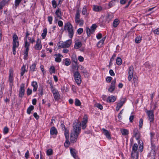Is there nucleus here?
<instances>
[{"instance_id": "f257e3e1", "label": "nucleus", "mask_w": 159, "mask_h": 159, "mask_svg": "<svg viewBox=\"0 0 159 159\" xmlns=\"http://www.w3.org/2000/svg\"><path fill=\"white\" fill-rule=\"evenodd\" d=\"M87 121V117L86 115H85L82 121L80 124L78 122H75L73 123V129L71 131L70 137V141L72 143L76 141L81 130L80 126H81L82 129H84L87 126L86 124Z\"/></svg>"}, {"instance_id": "f03ea898", "label": "nucleus", "mask_w": 159, "mask_h": 159, "mask_svg": "<svg viewBox=\"0 0 159 159\" xmlns=\"http://www.w3.org/2000/svg\"><path fill=\"white\" fill-rule=\"evenodd\" d=\"M64 30L68 31L69 37L72 39L74 34V29L73 26L70 22H68L65 24Z\"/></svg>"}, {"instance_id": "7ed1b4c3", "label": "nucleus", "mask_w": 159, "mask_h": 159, "mask_svg": "<svg viewBox=\"0 0 159 159\" xmlns=\"http://www.w3.org/2000/svg\"><path fill=\"white\" fill-rule=\"evenodd\" d=\"M12 52L14 55L16 54V48L19 46L18 38L16 34H14L12 36Z\"/></svg>"}, {"instance_id": "20e7f679", "label": "nucleus", "mask_w": 159, "mask_h": 159, "mask_svg": "<svg viewBox=\"0 0 159 159\" xmlns=\"http://www.w3.org/2000/svg\"><path fill=\"white\" fill-rule=\"evenodd\" d=\"M74 76L76 83L78 85H79L81 81L80 73L77 71L75 72L74 73Z\"/></svg>"}, {"instance_id": "39448f33", "label": "nucleus", "mask_w": 159, "mask_h": 159, "mask_svg": "<svg viewBox=\"0 0 159 159\" xmlns=\"http://www.w3.org/2000/svg\"><path fill=\"white\" fill-rule=\"evenodd\" d=\"M151 146L152 148V149L150 151V152L148 156L149 157H151V158L150 159H155L156 155L155 151L157 150V149L155 145L154 147L151 145Z\"/></svg>"}, {"instance_id": "423d86ee", "label": "nucleus", "mask_w": 159, "mask_h": 159, "mask_svg": "<svg viewBox=\"0 0 159 159\" xmlns=\"http://www.w3.org/2000/svg\"><path fill=\"white\" fill-rule=\"evenodd\" d=\"M128 79L129 81H130L133 77L134 74V67L133 66H131L128 68Z\"/></svg>"}, {"instance_id": "0eeeda50", "label": "nucleus", "mask_w": 159, "mask_h": 159, "mask_svg": "<svg viewBox=\"0 0 159 159\" xmlns=\"http://www.w3.org/2000/svg\"><path fill=\"white\" fill-rule=\"evenodd\" d=\"M25 84H22L20 85L19 91V96L20 98H22L25 93Z\"/></svg>"}, {"instance_id": "6e6552de", "label": "nucleus", "mask_w": 159, "mask_h": 159, "mask_svg": "<svg viewBox=\"0 0 159 159\" xmlns=\"http://www.w3.org/2000/svg\"><path fill=\"white\" fill-rule=\"evenodd\" d=\"M146 113L148 115L150 122H153L154 120V115L152 110L147 111Z\"/></svg>"}, {"instance_id": "1a4fd4ad", "label": "nucleus", "mask_w": 159, "mask_h": 159, "mask_svg": "<svg viewBox=\"0 0 159 159\" xmlns=\"http://www.w3.org/2000/svg\"><path fill=\"white\" fill-rule=\"evenodd\" d=\"M72 43L71 40H67L64 42H62L60 43L62 48H68L70 47Z\"/></svg>"}, {"instance_id": "9d476101", "label": "nucleus", "mask_w": 159, "mask_h": 159, "mask_svg": "<svg viewBox=\"0 0 159 159\" xmlns=\"http://www.w3.org/2000/svg\"><path fill=\"white\" fill-rule=\"evenodd\" d=\"M116 83V79H115L112 80L109 88L108 89V91L109 92L112 93L115 90Z\"/></svg>"}, {"instance_id": "9b49d317", "label": "nucleus", "mask_w": 159, "mask_h": 159, "mask_svg": "<svg viewBox=\"0 0 159 159\" xmlns=\"http://www.w3.org/2000/svg\"><path fill=\"white\" fill-rule=\"evenodd\" d=\"M55 61L57 62H60L61 61V58L63 57L62 55L60 54H55L54 55Z\"/></svg>"}, {"instance_id": "f8f14e48", "label": "nucleus", "mask_w": 159, "mask_h": 159, "mask_svg": "<svg viewBox=\"0 0 159 159\" xmlns=\"http://www.w3.org/2000/svg\"><path fill=\"white\" fill-rule=\"evenodd\" d=\"M34 48L37 50H40L42 48L41 42L39 39L36 41V43L34 47Z\"/></svg>"}, {"instance_id": "ddd939ff", "label": "nucleus", "mask_w": 159, "mask_h": 159, "mask_svg": "<svg viewBox=\"0 0 159 159\" xmlns=\"http://www.w3.org/2000/svg\"><path fill=\"white\" fill-rule=\"evenodd\" d=\"M134 136L137 140H138L140 138V134L137 129L135 128L134 130Z\"/></svg>"}, {"instance_id": "4468645a", "label": "nucleus", "mask_w": 159, "mask_h": 159, "mask_svg": "<svg viewBox=\"0 0 159 159\" xmlns=\"http://www.w3.org/2000/svg\"><path fill=\"white\" fill-rule=\"evenodd\" d=\"M102 130L103 131V133L106 136V137L108 139H111L110 132L104 128H102Z\"/></svg>"}, {"instance_id": "2eb2a0df", "label": "nucleus", "mask_w": 159, "mask_h": 159, "mask_svg": "<svg viewBox=\"0 0 159 159\" xmlns=\"http://www.w3.org/2000/svg\"><path fill=\"white\" fill-rule=\"evenodd\" d=\"M102 8L100 6L96 5H94L93 6V10L96 12H98L102 11Z\"/></svg>"}, {"instance_id": "dca6fc26", "label": "nucleus", "mask_w": 159, "mask_h": 159, "mask_svg": "<svg viewBox=\"0 0 159 159\" xmlns=\"http://www.w3.org/2000/svg\"><path fill=\"white\" fill-rule=\"evenodd\" d=\"M50 84V88L51 89V91L52 93L53 94L58 92V90L56 89L53 86L52 83L51 82H49Z\"/></svg>"}, {"instance_id": "f3484780", "label": "nucleus", "mask_w": 159, "mask_h": 159, "mask_svg": "<svg viewBox=\"0 0 159 159\" xmlns=\"http://www.w3.org/2000/svg\"><path fill=\"white\" fill-rule=\"evenodd\" d=\"M116 99V97L113 95L109 96L108 97L107 99V102H114Z\"/></svg>"}, {"instance_id": "a211bd4d", "label": "nucleus", "mask_w": 159, "mask_h": 159, "mask_svg": "<svg viewBox=\"0 0 159 159\" xmlns=\"http://www.w3.org/2000/svg\"><path fill=\"white\" fill-rule=\"evenodd\" d=\"M31 85L33 87V91L34 92H36L37 89L38 85L36 81H33L31 83Z\"/></svg>"}, {"instance_id": "6ab92c4d", "label": "nucleus", "mask_w": 159, "mask_h": 159, "mask_svg": "<svg viewBox=\"0 0 159 159\" xmlns=\"http://www.w3.org/2000/svg\"><path fill=\"white\" fill-rule=\"evenodd\" d=\"M124 103V101H120L118 103L116 107V111H118L120 108L123 106Z\"/></svg>"}, {"instance_id": "aec40b11", "label": "nucleus", "mask_w": 159, "mask_h": 159, "mask_svg": "<svg viewBox=\"0 0 159 159\" xmlns=\"http://www.w3.org/2000/svg\"><path fill=\"white\" fill-rule=\"evenodd\" d=\"M27 70L26 69V65H23L21 67L20 72V75L22 76L25 72H27Z\"/></svg>"}, {"instance_id": "412c9836", "label": "nucleus", "mask_w": 159, "mask_h": 159, "mask_svg": "<svg viewBox=\"0 0 159 159\" xmlns=\"http://www.w3.org/2000/svg\"><path fill=\"white\" fill-rule=\"evenodd\" d=\"M50 132V134L52 135H57V130L54 127H52L51 128Z\"/></svg>"}, {"instance_id": "4be33fe9", "label": "nucleus", "mask_w": 159, "mask_h": 159, "mask_svg": "<svg viewBox=\"0 0 159 159\" xmlns=\"http://www.w3.org/2000/svg\"><path fill=\"white\" fill-rule=\"evenodd\" d=\"M55 13L58 18L59 19H62L61 12V10L59 9H58L56 11Z\"/></svg>"}, {"instance_id": "5701e85b", "label": "nucleus", "mask_w": 159, "mask_h": 159, "mask_svg": "<svg viewBox=\"0 0 159 159\" xmlns=\"http://www.w3.org/2000/svg\"><path fill=\"white\" fill-rule=\"evenodd\" d=\"M72 61V62H74L75 63V65L74 66L75 67H76L77 65V59L76 58V56L75 55H73L71 57Z\"/></svg>"}, {"instance_id": "b1692460", "label": "nucleus", "mask_w": 159, "mask_h": 159, "mask_svg": "<svg viewBox=\"0 0 159 159\" xmlns=\"http://www.w3.org/2000/svg\"><path fill=\"white\" fill-rule=\"evenodd\" d=\"M131 155L133 159H138L139 153L138 152H131Z\"/></svg>"}, {"instance_id": "393cba45", "label": "nucleus", "mask_w": 159, "mask_h": 159, "mask_svg": "<svg viewBox=\"0 0 159 159\" xmlns=\"http://www.w3.org/2000/svg\"><path fill=\"white\" fill-rule=\"evenodd\" d=\"M119 23L120 21L119 19H115L113 23V26L114 28H116L117 26Z\"/></svg>"}, {"instance_id": "a878e982", "label": "nucleus", "mask_w": 159, "mask_h": 159, "mask_svg": "<svg viewBox=\"0 0 159 159\" xmlns=\"http://www.w3.org/2000/svg\"><path fill=\"white\" fill-rule=\"evenodd\" d=\"M62 127L63 126H64V128L65 129L64 131V134L65 136L66 139H69V131L65 127L64 125L61 124Z\"/></svg>"}, {"instance_id": "bb28decb", "label": "nucleus", "mask_w": 159, "mask_h": 159, "mask_svg": "<svg viewBox=\"0 0 159 159\" xmlns=\"http://www.w3.org/2000/svg\"><path fill=\"white\" fill-rule=\"evenodd\" d=\"M75 23L79 25L80 26H82L84 23V21L82 19H79L75 21Z\"/></svg>"}, {"instance_id": "cd10ccee", "label": "nucleus", "mask_w": 159, "mask_h": 159, "mask_svg": "<svg viewBox=\"0 0 159 159\" xmlns=\"http://www.w3.org/2000/svg\"><path fill=\"white\" fill-rule=\"evenodd\" d=\"M70 152L72 156L75 158H77L76 156V150L74 149H70Z\"/></svg>"}, {"instance_id": "c85d7f7f", "label": "nucleus", "mask_w": 159, "mask_h": 159, "mask_svg": "<svg viewBox=\"0 0 159 159\" xmlns=\"http://www.w3.org/2000/svg\"><path fill=\"white\" fill-rule=\"evenodd\" d=\"M36 66V64L34 63L30 67V72H33L35 71Z\"/></svg>"}, {"instance_id": "c756f323", "label": "nucleus", "mask_w": 159, "mask_h": 159, "mask_svg": "<svg viewBox=\"0 0 159 159\" xmlns=\"http://www.w3.org/2000/svg\"><path fill=\"white\" fill-rule=\"evenodd\" d=\"M82 46V43L80 42H76L74 45L75 48L77 49L80 48Z\"/></svg>"}, {"instance_id": "7c9ffc66", "label": "nucleus", "mask_w": 159, "mask_h": 159, "mask_svg": "<svg viewBox=\"0 0 159 159\" xmlns=\"http://www.w3.org/2000/svg\"><path fill=\"white\" fill-rule=\"evenodd\" d=\"M138 148V146L137 144L136 143H134L132 147L131 152H137Z\"/></svg>"}, {"instance_id": "2f4dec72", "label": "nucleus", "mask_w": 159, "mask_h": 159, "mask_svg": "<svg viewBox=\"0 0 159 159\" xmlns=\"http://www.w3.org/2000/svg\"><path fill=\"white\" fill-rule=\"evenodd\" d=\"M82 14L84 15H87L88 13H87V7L86 6H84L83 8Z\"/></svg>"}, {"instance_id": "473e14b6", "label": "nucleus", "mask_w": 159, "mask_h": 159, "mask_svg": "<svg viewBox=\"0 0 159 159\" xmlns=\"http://www.w3.org/2000/svg\"><path fill=\"white\" fill-rule=\"evenodd\" d=\"M43 33L42 34L41 36L43 39H44L46 36L47 33V29L45 28L43 30Z\"/></svg>"}, {"instance_id": "72a5a7b5", "label": "nucleus", "mask_w": 159, "mask_h": 159, "mask_svg": "<svg viewBox=\"0 0 159 159\" xmlns=\"http://www.w3.org/2000/svg\"><path fill=\"white\" fill-rule=\"evenodd\" d=\"M154 134H153L152 133H150V135H151V145L153 147L155 146V144L154 143V141H153V136H154Z\"/></svg>"}, {"instance_id": "f704fd0d", "label": "nucleus", "mask_w": 159, "mask_h": 159, "mask_svg": "<svg viewBox=\"0 0 159 159\" xmlns=\"http://www.w3.org/2000/svg\"><path fill=\"white\" fill-rule=\"evenodd\" d=\"M64 64L66 66H69L71 63L70 60L69 59L66 58L64 60Z\"/></svg>"}, {"instance_id": "c9c22d12", "label": "nucleus", "mask_w": 159, "mask_h": 159, "mask_svg": "<svg viewBox=\"0 0 159 159\" xmlns=\"http://www.w3.org/2000/svg\"><path fill=\"white\" fill-rule=\"evenodd\" d=\"M113 16L111 15H108L106 17V21L108 23L112 19Z\"/></svg>"}, {"instance_id": "e433bc0d", "label": "nucleus", "mask_w": 159, "mask_h": 159, "mask_svg": "<svg viewBox=\"0 0 159 159\" xmlns=\"http://www.w3.org/2000/svg\"><path fill=\"white\" fill-rule=\"evenodd\" d=\"M121 132L122 134L124 135H126L128 134L129 131L128 130L125 129H123L121 130Z\"/></svg>"}, {"instance_id": "4c0bfd02", "label": "nucleus", "mask_w": 159, "mask_h": 159, "mask_svg": "<svg viewBox=\"0 0 159 159\" xmlns=\"http://www.w3.org/2000/svg\"><path fill=\"white\" fill-rule=\"evenodd\" d=\"M34 109V107L33 106H30L27 109V113L28 114H30L31 113V112Z\"/></svg>"}, {"instance_id": "58836bf2", "label": "nucleus", "mask_w": 159, "mask_h": 159, "mask_svg": "<svg viewBox=\"0 0 159 159\" xmlns=\"http://www.w3.org/2000/svg\"><path fill=\"white\" fill-rule=\"evenodd\" d=\"M97 27V25L95 24H93L91 27L90 29L91 30V32H92L93 34L94 33Z\"/></svg>"}, {"instance_id": "ea45409f", "label": "nucleus", "mask_w": 159, "mask_h": 159, "mask_svg": "<svg viewBox=\"0 0 159 159\" xmlns=\"http://www.w3.org/2000/svg\"><path fill=\"white\" fill-rule=\"evenodd\" d=\"M116 57V55L115 54H113L112 57L111 58L110 60L109 64V67H110L112 64V62L114 60L115 57Z\"/></svg>"}, {"instance_id": "a19ab883", "label": "nucleus", "mask_w": 159, "mask_h": 159, "mask_svg": "<svg viewBox=\"0 0 159 159\" xmlns=\"http://www.w3.org/2000/svg\"><path fill=\"white\" fill-rule=\"evenodd\" d=\"M80 13L79 11L78 10L76 12V14L75 16V21L80 19Z\"/></svg>"}, {"instance_id": "79ce46f5", "label": "nucleus", "mask_w": 159, "mask_h": 159, "mask_svg": "<svg viewBox=\"0 0 159 159\" xmlns=\"http://www.w3.org/2000/svg\"><path fill=\"white\" fill-rule=\"evenodd\" d=\"M122 63L121 59L119 57H117L116 60V63L118 65H120Z\"/></svg>"}, {"instance_id": "37998d69", "label": "nucleus", "mask_w": 159, "mask_h": 159, "mask_svg": "<svg viewBox=\"0 0 159 159\" xmlns=\"http://www.w3.org/2000/svg\"><path fill=\"white\" fill-rule=\"evenodd\" d=\"M29 49H25V52H24V59H27L28 57V53L29 52Z\"/></svg>"}, {"instance_id": "c03bdc74", "label": "nucleus", "mask_w": 159, "mask_h": 159, "mask_svg": "<svg viewBox=\"0 0 159 159\" xmlns=\"http://www.w3.org/2000/svg\"><path fill=\"white\" fill-rule=\"evenodd\" d=\"M75 105L77 106H80L81 104V102L77 98L75 99Z\"/></svg>"}, {"instance_id": "a18cd8bd", "label": "nucleus", "mask_w": 159, "mask_h": 159, "mask_svg": "<svg viewBox=\"0 0 159 159\" xmlns=\"http://www.w3.org/2000/svg\"><path fill=\"white\" fill-rule=\"evenodd\" d=\"M116 2V0H113L111 1L108 4V6H109V8L115 5V2Z\"/></svg>"}, {"instance_id": "49530a36", "label": "nucleus", "mask_w": 159, "mask_h": 159, "mask_svg": "<svg viewBox=\"0 0 159 159\" xmlns=\"http://www.w3.org/2000/svg\"><path fill=\"white\" fill-rule=\"evenodd\" d=\"M86 30L87 36L88 37H89L90 36L91 34H93V33L91 32V30L88 27H87L86 28Z\"/></svg>"}, {"instance_id": "de8ad7c7", "label": "nucleus", "mask_w": 159, "mask_h": 159, "mask_svg": "<svg viewBox=\"0 0 159 159\" xmlns=\"http://www.w3.org/2000/svg\"><path fill=\"white\" fill-rule=\"evenodd\" d=\"M142 40V37L140 36H137L135 38V41L136 43H140Z\"/></svg>"}, {"instance_id": "09e8293b", "label": "nucleus", "mask_w": 159, "mask_h": 159, "mask_svg": "<svg viewBox=\"0 0 159 159\" xmlns=\"http://www.w3.org/2000/svg\"><path fill=\"white\" fill-rule=\"evenodd\" d=\"M55 72V68L53 66H52L49 69V72L51 74L54 73Z\"/></svg>"}, {"instance_id": "8fccbe9b", "label": "nucleus", "mask_w": 159, "mask_h": 159, "mask_svg": "<svg viewBox=\"0 0 159 159\" xmlns=\"http://www.w3.org/2000/svg\"><path fill=\"white\" fill-rule=\"evenodd\" d=\"M47 154L48 156H50L53 153L52 150L51 148L49 149L47 151Z\"/></svg>"}, {"instance_id": "3c124183", "label": "nucleus", "mask_w": 159, "mask_h": 159, "mask_svg": "<svg viewBox=\"0 0 159 159\" xmlns=\"http://www.w3.org/2000/svg\"><path fill=\"white\" fill-rule=\"evenodd\" d=\"M53 95L54 98L55 100H58V99H59L60 95L59 92L57 93H55Z\"/></svg>"}, {"instance_id": "603ef678", "label": "nucleus", "mask_w": 159, "mask_h": 159, "mask_svg": "<svg viewBox=\"0 0 159 159\" xmlns=\"http://www.w3.org/2000/svg\"><path fill=\"white\" fill-rule=\"evenodd\" d=\"M9 130V129L7 127H5L3 129V132L4 134H6L8 132Z\"/></svg>"}, {"instance_id": "864d4df0", "label": "nucleus", "mask_w": 159, "mask_h": 159, "mask_svg": "<svg viewBox=\"0 0 159 159\" xmlns=\"http://www.w3.org/2000/svg\"><path fill=\"white\" fill-rule=\"evenodd\" d=\"M70 142L69 141V139H66V141L64 143V146L66 147H67L69 146Z\"/></svg>"}, {"instance_id": "5fc2aeb1", "label": "nucleus", "mask_w": 159, "mask_h": 159, "mask_svg": "<svg viewBox=\"0 0 159 159\" xmlns=\"http://www.w3.org/2000/svg\"><path fill=\"white\" fill-rule=\"evenodd\" d=\"M143 143L142 142L141 143V144H140V145L139 147V150L140 152H142L143 151Z\"/></svg>"}, {"instance_id": "6e6d98bb", "label": "nucleus", "mask_w": 159, "mask_h": 159, "mask_svg": "<svg viewBox=\"0 0 159 159\" xmlns=\"http://www.w3.org/2000/svg\"><path fill=\"white\" fill-rule=\"evenodd\" d=\"M22 0H15V5L16 7L18 6Z\"/></svg>"}, {"instance_id": "4d7b16f0", "label": "nucleus", "mask_w": 159, "mask_h": 159, "mask_svg": "<svg viewBox=\"0 0 159 159\" xmlns=\"http://www.w3.org/2000/svg\"><path fill=\"white\" fill-rule=\"evenodd\" d=\"M104 42L102 40H100L98 43L97 45L98 47H101L102 45H103Z\"/></svg>"}, {"instance_id": "13d9d810", "label": "nucleus", "mask_w": 159, "mask_h": 159, "mask_svg": "<svg viewBox=\"0 0 159 159\" xmlns=\"http://www.w3.org/2000/svg\"><path fill=\"white\" fill-rule=\"evenodd\" d=\"M30 45V44L29 43L27 40H26L25 43V47L26 48L25 49H29V46Z\"/></svg>"}, {"instance_id": "bf43d9fd", "label": "nucleus", "mask_w": 159, "mask_h": 159, "mask_svg": "<svg viewBox=\"0 0 159 159\" xmlns=\"http://www.w3.org/2000/svg\"><path fill=\"white\" fill-rule=\"evenodd\" d=\"M32 90L30 89L29 88H28L27 90V95H30L32 93Z\"/></svg>"}, {"instance_id": "052dcab7", "label": "nucleus", "mask_w": 159, "mask_h": 159, "mask_svg": "<svg viewBox=\"0 0 159 159\" xmlns=\"http://www.w3.org/2000/svg\"><path fill=\"white\" fill-rule=\"evenodd\" d=\"M48 20L50 24H52L53 20L52 17V16H48Z\"/></svg>"}, {"instance_id": "680f3d73", "label": "nucleus", "mask_w": 159, "mask_h": 159, "mask_svg": "<svg viewBox=\"0 0 159 159\" xmlns=\"http://www.w3.org/2000/svg\"><path fill=\"white\" fill-rule=\"evenodd\" d=\"M52 4L53 7L56 8L57 6V2L55 0H53L52 1Z\"/></svg>"}, {"instance_id": "e2e57ef3", "label": "nucleus", "mask_w": 159, "mask_h": 159, "mask_svg": "<svg viewBox=\"0 0 159 159\" xmlns=\"http://www.w3.org/2000/svg\"><path fill=\"white\" fill-rule=\"evenodd\" d=\"M83 31V29L82 28H80L78 29L77 32L78 34H82Z\"/></svg>"}, {"instance_id": "0e129e2a", "label": "nucleus", "mask_w": 159, "mask_h": 159, "mask_svg": "<svg viewBox=\"0 0 159 159\" xmlns=\"http://www.w3.org/2000/svg\"><path fill=\"white\" fill-rule=\"evenodd\" d=\"M153 32L155 34H159V28H158L153 30Z\"/></svg>"}, {"instance_id": "69168bd1", "label": "nucleus", "mask_w": 159, "mask_h": 159, "mask_svg": "<svg viewBox=\"0 0 159 159\" xmlns=\"http://www.w3.org/2000/svg\"><path fill=\"white\" fill-rule=\"evenodd\" d=\"M143 119H140L139 120V128H142L143 126Z\"/></svg>"}, {"instance_id": "338daca9", "label": "nucleus", "mask_w": 159, "mask_h": 159, "mask_svg": "<svg viewBox=\"0 0 159 159\" xmlns=\"http://www.w3.org/2000/svg\"><path fill=\"white\" fill-rule=\"evenodd\" d=\"M38 91H39V94L41 96H42L43 94V88H39Z\"/></svg>"}, {"instance_id": "774afa93", "label": "nucleus", "mask_w": 159, "mask_h": 159, "mask_svg": "<svg viewBox=\"0 0 159 159\" xmlns=\"http://www.w3.org/2000/svg\"><path fill=\"white\" fill-rule=\"evenodd\" d=\"M29 156V153L28 150H27L25 154V157L26 159H28Z\"/></svg>"}]
</instances>
